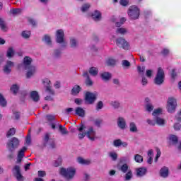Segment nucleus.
Listing matches in <instances>:
<instances>
[{"label": "nucleus", "mask_w": 181, "mask_h": 181, "mask_svg": "<svg viewBox=\"0 0 181 181\" xmlns=\"http://www.w3.org/2000/svg\"><path fill=\"white\" fill-rule=\"evenodd\" d=\"M32 62H33V60L30 57H25L23 59L25 69V70H28L26 73V78L33 77L36 73V66L30 65L32 64Z\"/></svg>", "instance_id": "obj_1"}, {"label": "nucleus", "mask_w": 181, "mask_h": 181, "mask_svg": "<svg viewBox=\"0 0 181 181\" xmlns=\"http://www.w3.org/2000/svg\"><path fill=\"white\" fill-rule=\"evenodd\" d=\"M127 14L131 21H136V19H139V15H141V10L138 6L133 5L131 6L128 11Z\"/></svg>", "instance_id": "obj_2"}, {"label": "nucleus", "mask_w": 181, "mask_h": 181, "mask_svg": "<svg viewBox=\"0 0 181 181\" xmlns=\"http://www.w3.org/2000/svg\"><path fill=\"white\" fill-rule=\"evenodd\" d=\"M60 175L67 179V180H71L76 175V169L74 168H68L67 169L62 168L60 169Z\"/></svg>", "instance_id": "obj_3"}, {"label": "nucleus", "mask_w": 181, "mask_h": 181, "mask_svg": "<svg viewBox=\"0 0 181 181\" xmlns=\"http://www.w3.org/2000/svg\"><path fill=\"white\" fill-rule=\"evenodd\" d=\"M86 135L90 141H94L97 139L96 133L93 127H89L88 130L84 133H79L78 136L79 139H83Z\"/></svg>", "instance_id": "obj_4"}, {"label": "nucleus", "mask_w": 181, "mask_h": 181, "mask_svg": "<svg viewBox=\"0 0 181 181\" xmlns=\"http://www.w3.org/2000/svg\"><path fill=\"white\" fill-rule=\"evenodd\" d=\"M7 148L11 153H14L15 150L19 148V139L16 137H13L6 144Z\"/></svg>", "instance_id": "obj_5"}, {"label": "nucleus", "mask_w": 181, "mask_h": 181, "mask_svg": "<svg viewBox=\"0 0 181 181\" xmlns=\"http://www.w3.org/2000/svg\"><path fill=\"white\" fill-rule=\"evenodd\" d=\"M165 81V71L161 67H159L157 74L154 78V84L156 86H162Z\"/></svg>", "instance_id": "obj_6"}, {"label": "nucleus", "mask_w": 181, "mask_h": 181, "mask_svg": "<svg viewBox=\"0 0 181 181\" xmlns=\"http://www.w3.org/2000/svg\"><path fill=\"white\" fill-rule=\"evenodd\" d=\"M98 97V93L97 92H86L85 94V101L87 102V104L93 105L95 101H97V98Z\"/></svg>", "instance_id": "obj_7"}, {"label": "nucleus", "mask_w": 181, "mask_h": 181, "mask_svg": "<svg viewBox=\"0 0 181 181\" xmlns=\"http://www.w3.org/2000/svg\"><path fill=\"white\" fill-rule=\"evenodd\" d=\"M56 37L57 43L62 45V47H66V46H67V43L64 42V31H63V30L60 29L57 30Z\"/></svg>", "instance_id": "obj_8"}, {"label": "nucleus", "mask_w": 181, "mask_h": 181, "mask_svg": "<svg viewBox=\"0 0 181 181\" xmlns=\"http://www.w3.org/2000/svg\"><path fill=\"white\" fill-rule=\"evenodd\" d=\"M176 99L173 98H169L167 102V110L170 114H173L176 111Z\"/></svg>", "instance_id": "obj_9"}, {"label": "nucleus", "mask_w": 181, "mask_h": 181, "mask_svg": "<svg viewBox=\"0 0 181 181\" xmlns=\"http://www.w3.org/2000/svg\"><path fill=\"white\" fill-rule=\"evenodd\" d=\"M115 42L118 47H122V49H124V50H128V49H129V44L124 37H118L116 39Z\"/></svg>", "instance_id": "obj_10"}, {"label": "nucleus", "mask_w": 181, "mask_h": 181, "mask_svg": "<svg viewBox=\"0 0 181 181\" xmlns=\"http://www.w3.org/2000/svg\"><path fill=\"white\" fill-rule=\"evenodd\" d=\"M13 175L17 179L18 181H23V175L21 173V167L19 165H15L12 169Z\"/></svg>", "instance_id": "obj_11"}, {"label": "nucleus", "mask_w": 181, "mask_h": 181, "mask_svg": "<svg viewBox=\"0 0 181 181\" xmlns=\"http://www.w3.org/2000/svg\"><path fill=\"white\" fill-rule=\"evenodd\" d=\"M49 137L50 134L47 133L44 137V145L46 146L48 143L50 148H52V149H54V148H56V141L54 139H49Z\"/></svg>", "instance_id": "obj_12"}, {"label": "nucleus", "mask_w": 181, "mask_h": 181, "mask_svg": "<svg viewBox=\"0 0 181 181\" xmlns=\"http://www.w3.org/2000/svg\"><path fill=\"white\" fill-rule=\"evenodd\" d=\"M15 66V64L12 61H6V64L3 67V72L4 74H11L12 73V67Z\"/></svg>", "instance_id": "obj_13"}, {"label": "nucleus", "mask_w": 181, "mask_h": 181, "mask_svg": "<svg viewBox=\"0 0 181 181\" xmlns=\"http://www.w3.org/2000/svg\"><path fill=\"white\" fill-rule=\"evenodd\" d=\"M159 175L160 177H163V179H166V177H169V168L164 166L160 168L159 171Z\"/></svg>", "instance_id": "obj_14"}, {"label": "nucleus", "mask_w": 181, "mask_h": 181, "mask_svg": "<svg viewBox=\"0 0 181 181\" xmlns=\"http://www.w3.org/2000/svg\"><path fill=\"white\" fill-rule=\"evenodd\" d=\"M147 172H148V168H146V167H141L136 169V173L138 177H142V176H145Z\"/></svg>", "instance_id": "obj_15"}, {"label": "nucleus", "mask_w": 181, "mask_h": 181, "mask_svg": "<svg viewBox=\"0 0 181 181\" xmlns=\"http://www.w3.org/2000/svg\"><path fill=\"white\" fill-rule=\"evenodd\" d=\"M28 150V148L23 146L19 151L18 154L16 163H21L22 162V159L25 156V152Z\"/></svg>", "instance_id": "obj_16"}, {"label": "nucleus", "mask_w": 181, "mask_h": 181, "mask_svg": "<svg viewBox=\"0 0 181 181\" xmlns=\"http://www.w3.org/2000/svg\"><path fill=\"white\" fill-rule=\"evenodd\" d=\"M117 127L120 129H125V128H127V121H125L124 117H119L117 119Z\"/></svg>", "instance_id": "obj_17"}, {"label": "nucleus", "mask_w": 181, "mask_h": 181, "mask_svg": "<svg viewBox=\"0 0 181 181\" xmlns=\"http://www.w3.org/2000/svg\"><path fill=\"white\" fill-rule=\"evenodd\" d=\"M75 115H78L81 118H84L86 117V110L82 107H78L75 109Z\"/></svg>", "instance_id": "obj_18"}, {"label": "nucleus", "mask_w": 181, "mask_h": 181, "mask_svg": "<svg viewBox=\"0 0 181 181\" xmlns=\"http://www.w3.org/2000/svg\"><path fill=\"white\" fill-rule=\"evenodd\" d=\"M30 98L33 99V101H34V103H38V101L40 100L39 93H37V91L35 90H33L30 92Z\"/></svg>", "instance_id": "obj_19"}, {"label": "nucleus", "mask_w": 181, "mask_h": 181, "mask_svg": "<svg viewBox=\"0 0 181 181\" xmlns=\"http://www.w3.org/2000/svg\"><path fill=\"white\" fill-rule=\"evenodd\" d=\"M92 18L93 21L95 22H98L101 20L102 16H101V12L98 10H95L93 13H92Z\"/></svg>", "instance_id": "obj_20"}, {"label": "nucleus", "mask_w": 181, "mask_h": 181, "mask_svg": "<svg viewBox=\"0 0 181 181\" xmlns=\"http://www.w3.org/2000/svg\"><path fill=\"white\" fill-rule=\"evenodd\" d=\"M112 75L110 72H103L100 74V78L103 80V81H110L111 80Z\"/></svg>", "instance_id": "obj_21"}, {"label": "nucleus", "mask_w": 181, "mask_h": 181, "mask_svg": "<svg viewBox=\"0 0 181 181\" xmlns=\"http://www.w3.org/2000/svg\"><path fill=\"white\" fill-rule=\"evenodd\" d=\"M80 91H81V87L78 85H75L71 90V95H77L80 94Z\"/></svg>", "instance_id": "obj_22"}, {"label": "nucleus", "mask_w": 181, "mask_h": 181, "mask_svg": "<svg viewBox=\"0 0 181 181\" xmlns=\"http://www.w3.org/2000/svg\"><path fill=\"white\" fill-rule=\"evenodd\" d=\"M169 141L171 145H177V142H179V139L175 134H170L169 136Z\"/></svg>", "instance_id": "obj_23"}, {"label": "nucleus", "mask_w": 181, "mask_h": 181, "mask_svg": "<svg viewBox=\"0 0 181 181\" xmlns=\"http://www.w3.org/2000/svg\"><path fill=\"white\" fill-rule=\"evenodd\" d=\"M69 44L71 49H77L78 47V42L74 37L70 38Z\"/></svg>", "instance_id": "obj_24"}, {"label": "nucleus", "mask_w": 181, "mask_h": 181, "mask_svg": "<svg viewBox=\"0 0 181 181\" xmlns=\"http://www.w3.org/2000/svg\"><path fill=\"white\" fill-rule=\"evenodd\" d=\"M129 127L130 132L134 134H136V132H138V127H136V124H135V122H131Z\"/></svg>", "instance_id": "obj_25"}, {"label": "nucleus", "mask_w": 181, "mask_h": 181, "mask_svg": "<svg viewBox=\"0 0 181 181\" xmlns=\"http://www.w3.org/2000/svg\"><path fill=\"white\" fill-rule=\"evenodd\" d=\"M117 168L118 170H120L122 173H127L128 170H129V166L127 163H124L121 166H118Z\"/></svg>", "instance_id": "obj_26"}, {"label": "nucleus", "mask_w": 181, "mask_h": 181, "mask_svg": "<svg viewBox=\"0 0 181 181\" xmlns=\"http://www.w3.org/2000/svg\"><path fill=\"white\" fill-rule=\"evenodd\" d=\"M89 74H90V76L95 77V76L98 75V68L95 66H91L89 69Z\"/></svg>", "instance_id": "obj_27"}, {"label": "nucleus", "mask_w": 181, "mask_h": 181, "mask_svg": "<svg viewBox=\"0 0 181 181\" xmlns=\"http://www.w3.org/2000/svg\"><path fill=\"white\" fill-rule=\"evenodd\" d=\"M19 88H20L19 85L13 84L11 86L10 90L11 93L14 94V95H16V94H18V91H19Z\"/></svg>", "instance_id": "obj_28"}, {"label": "nucleus", "mask_w": 181, "mask_h": 181, "mask_svg": "<svg viewBox=\"0 0 181 181\" xmlns=\"http://www.w3.org/2000/svg\"><path fill=\"white\" fill-rule=\"evenodd\" d=\"M6 57L8 59H12L15 56V50H13V47H9L6 52Z\"/></svg>", "instance_id": "obj_29"}, {"label": "nucleus", "mask_w": 181, "mask_h": 181, "mask_svg": "<svg viewBox=\"0 0 181 181\" xmlns=\"http://www.w3.org/2000/svg\"><path fill=\"white\" fill-rule=\"evenodd\" d=\"M0 28L1 30L4 32H6L8 30V27H6V24L5 23V21H4V18L0 17Z\"/></svg>", "instance_id": "obj_30"}, {"label": "nucleus", "mask_w": 181, "mask_h": 181, "mask_svg": "<svg viewBox=\"0 0 181 181\" xmlns=\"http://www.w3.org/2000/svg\"><path fill=\"white\" fill-rule=\"evenodd\" d=\"M78 163H81V165H90L91 163V161L88 160H85L84 158L81 157H78L77 158Z\"/></svg>", "instance_id": "obj_31"}, {"label": "nucleus", "mask_w": 181, "mask_h": 181, "mask_svg": "<svg viewBox=\"0 0 181 181\" xmlns=\"http://www.w3.org/2000/svg\"><path fill=\"white\" fill-rule=\"evenodd\" d=\"M111 107H113L115 110H118L121 107V103L118 100H114L110 103Z\"/></svg>", "instance_id": "obj_32"}, {"label": "nucleus", "mask_w": 181, "mask_h": 181, "mask_svg": "<svg viewBox=\"0 0 181 181\" xmlns=\"http://www.w3.org/2000/svg\"><path fill=\"white\" fill-rule=\"evenodd\" d=\"M42 42H45L48 46H52V39L49 35H45L42 37Z\"/></svg>", "instance_id": "obj_33"}, {"label": "nucleus", "mask_w": 181, "mask_h": 181, "mask_svg": "<svg viewBox=\"0 0 181 181\" xmlns=\"http://www.w3.org/2000/svg\"><path fill=\"white\" fill-rule=\"evenodd\" d=\"M156 121V124L157 125H160L161 127H163V125H165V119L159 117H156L155 119Z\"/></svg>", "instance_id": "obj_34"}, {"label": "nucleus", "mask_w": 181, "mask_h": 181, "mask_svg": "<svg viewBox=\"0 0 181 181\" xmlns=\"http://www.w3.org/2000/svg\"><path fill=\"white\" fill-rule=\"evenodd\" d=\"M132 170H129L127 173H126L124 175V180L125 181H129L131 179H132Z\"/></svg>", "instance_id": "obj_35"}, {"label": "nucleus", "mask_w": 181, "mask_h": 181, "mask_svg": "<svg viewBox=\"0 0 181 181\" xmlns=\"http://www.w3.org/2000/svg\"><path fill=\"white\" fill-rule=\"evenodd\" d=\"M6 104H8V102H6V99H5L4 95L0 93V105L1 107H6Z\"/></svg>", "instance_id": "obj_36"}, {"label": "nucleus", "mask_w": 181, "mask_h": 181, "mask_svg": "<svg viewBox=\"0 0 181 181\" xmlns=\"http://www.w3.org/2000/svg\"><path fill=\"white\" fill-rule=\"evenodd\" d=\"M52 56L54 59H60V57H62V51L59 49H54Z\"/></svg>", "instance_id": "obj_37"}, {"label": "nucleus", "mask_w": 181, "mask_h": 181, "mask_svg": "<svg viewBox=\"0 0 181 181\" xmlns=\"http://www.w3.org/2000/svg\"><path fill=\"white\" fill-rule=\"evenodd\" d=\"M90 7H91V5L90 4L86 3L82 5L81 8V11L82 12H87V11H88V9H90Z\"/></svg>", "instance_id": "obj_38"}, {"label": "nucleus", "mask_w": 181, "mask_h": 181, "mask_svg": "<svg viewBox=\"0 0 181 181\" xmlns=\"http://www.w3.org/2000/svg\"><path fill=\"white\" fill-rule=\"evenodd\" d=\"M134 160L137 162V163H142V162H144V157L139 154H136L134 156Z\"/></svg>", "instance_id": "obj_39"}, {"label": "nucleus", "mask_w": 181, "mask_h": 181, "mask_svg": "<svg viewBox=\"0 0 181 181\" xmlns=\"http://www.w3.org/2000/svg\"><path fill=\"white\" fill-rule=\"evenodd\" d=\"M59 132H61L62 135H67V134H69L66 128L64 127L62 124H59Z\"/></svg>", "instance_id": "obj_40"}, {"label": "nucleus", "mask_w": 181, "mask_h": 181, "mask_svg": "<svg viewBox=\"0 0 181 181\" xmlns=\"http://www.w3.org/2000/svg\"><path fill=\"white\" fill-rule=\"evenodd\" d=\"M116 33L117 35H125V33H127V29L124 28H117Z\"/></svg>", "instance_id": "obj_41"}, {"label": "nucleus", "mask_w": 181, "mask_h": 181, "mask_svg": "<svg viewBox=\"0 0 181 181\" xmlns=\"http://www.w3.org/2000/svg\"><path fill=\"white\" fill-rule=\"evenodd\" d=\"M21 12H22V9L21 8H13L11 10V13H12L13 16H16V15H19V13H21Z\"/></svg>", "instance_id": "obj_42"}, {"label": "nucleus", "mask_w": 181, "mask_h": 181, "mask_svg": "<svg viewBox=\"0 0 181 181\" xmlns=\"http://www.w3.org/2000/svg\"><path fill=\"white\" fill-rule=\"evenodd\" d=\"M122 66L123 67H126V69H129L131 67V62H129L128 60H122Z\"/></svg>", "instance_id": "obj_43"}, {"label": "nucleus", "mask_w": 181, "mask_h": 181, "mask_svg": "<svg viewBox=\"0 0 181 181\" xmlns=\"http://www.w3.org/2000/svg\"><path fill=\"white\" fill-rule=\"evenodd\" d=\"M62 162V157L58 158L57 160L54 161V166L55 168H58V166H61Z\"/></svg>", "instance_id": "obj_44"}, {"label": "nucleus", "mask_w": 181, "mask_h": 181, "mask_svg": "<svg viewBox=\"0 0 181 181\" xmlns=\"http://www.w3.org/2000/svg\"><path fill=\"white\" fill-rule=\"evenodd\" d=\"M103 108H104V103L103 101L100 100L96 104V111H100V110H103Z\"/></svg>", "instance_id": "obj_45"}, {"label": "nucleus", "mask_w": 181, "mask_h": 181, "mask_svg": "<svg viewBox=\"0 0 181 181\" xmlns=\"http://www.w3.org/2000/svg\"><path fill=\"white\" fill-rule=\"evenodd\" d=\"M109 156L111 157L112 160H117V159L118 158V154L115 152H110L109 153Z\"/></svg>", "instance_id": "obj_46"}, {"label": "nucleus", "mask_w": 181, "mask_h": 181, "mask_svg": "<svg viewBox=\"0 0 181 181\" xmlns=\"http://www.w3.org/2000/svg\"><path fill=\"white\" fill-rule=\"evenodd\" d=\"M16 132V129L15 128L10 129L6 134L7 138H9V136H12V135H15Z\"/></svg>", "instance_id": "obj_47"}, {"label": "nucleus", "mask_w": 181, "mask_h": 181, "mask_svg": "<svg viewBox=\"0 0 181 181\" xmlns=\"http://www.w3.org/2000/svg\"><path fill=\"white\" fill-rule=\"evenodd\" d=\"M146 110L148 112H151V111H153V105H152V103H146Z\"/></svg>", "instance_id": "obj_48"}, {"label": "nucleus", "mask_w": 181, "mask_h": 181, "mask_svg": "<svg viewBox=\"0 0 181 181\" xmlns=\"http://www.w3.org/2000/svg\"><path fill=\"white\" fill-rule=\"evenodd\" d=\"M85 84L86 86H87L88 87H91L93 86V85L94 84V83L93 82V81L91 80V78H88L86 79L85 81Z\"/></svg>", "instance_id": "obj_49"}, {"label": "nucleus", "mask_w": 181, "mask_h": 181, "mask_svg": "<svg viewBox=\"0 0 181 181\" xmlns=\"http://www.w3.org/2000/svg\"><path fill=\"white\" fill-rule=\"evenodd\" d=\"M116 63H117V60L112 58H110L107 61V66H114Z\"/></svg>", "instance_id": "obj_50"}, {"label": "nucleus", "mask_w": 181, "mask_h": 181, "mask_svg": "<svg viewBox=\"0 0 181 181\" xmlns=\"http://www.w3.org/2000/svg\"><path fill=\"white\" fill-rule=\"evenodd\" d=\"M159 114H162V109H160V108L154 110L152 115L153 117H156H156H158V115H159Z\"/></svg>", "instance_id": "obj_51"}, {"label": "nucleus", "mask_w": 181, "mask_h": 181, "mask_svg": "<svg viewBox=\"0 0 181 181\" xmlns=\"http://www.w3.org/2000/svg\"><path fill=\"white\" fill-rule=\"evenodd\" d=\"M22 36L24 39H29L30 37V32L29 31H23Z\"/></svg>", "instance_id": "obj_52"}, {"label": "nucleus", "mask_w": 181, "mask_h": 181, "mask_svg": "<svg viewBox=\"0 0 181 181\" xmlns=\"http://www.w3.org/2000/svg\"><path fill=\"white\" fill-rule=\"evenodd\" d=\"M45 91L49 93L51 95H54V90L52 89V86H47V88H45Z\"/></svg>", "instance_id": "obj_53"}, {"label": "nucleus", "mask_w": 181, "mask_h": 181, "mask_svg": "<svg viewBox=\"0 0 181 181\" xmlns=\"http://www.w3.org/2000/svg\"><path fill=\"white\" fill-rule=\"evenodd\" d=\"M50 83L51 82H50V81L49 79H47V78L44 79L43 84H44L45 88H47V87L52 86Z\"/></svg>", "instance_id": "obj_54"}, {"label": "nucleus", "mask_w": 181, "mask_h": 181, "mask_svg": "<svg viewBox=\"0 0 181 181\" xmlns=\"http://www.w3.org/2000/svg\"><path fill=\"white\" fill-rule=\"evenodd\" d=\"M137 71L139 74H142V76H144V71H145V66H143L142 67L141 66H137Z\"/></svg>", "instance_id": "obj_55"}, {"label": "nucleus", "mask_w": 181, "mask_h": 181, "mask_svg": "<svg viewBox=\"0 0 181 181\" xmlns=\"http://www.w3.org/2000/svg\"><path fill=\"white\" fill-rule=\"evenodd\" d=\"M121 144H122V141H121V139H116L113 141V145L116 147L121 146Z\"/></svg>", "instance_id": "obj_56"}, {"label": "nucleus", "mask_w": 181, "mask_h": 181, "mask_svg": "<svg viewBox=\"0 0 181 181\" xmlns=\"http://www.w3.org/2000/svg\"><path fill=\"white\" fill-rule=\"evenodd\" d=\"M176 77H177V73H176V69H172L171 71V78L175 80V78H176Z\"/></svg>", "instance_id": "obj_57"}, {"label": "nucleus", "mask_w": 181, "mask_h": 181, "mask_svg": "<svg viewBox=\"0 0 181 181\" xmlns=\"http://www.w3.org/2000/svg\"><path fill=\"white\" fill-rule=\"evenodd\" d=\"M119 4L122 6H127L128 4H129V0H120Z\"/></svg>", "instance_id": "obj_58"}, {"label": "nucleus", "mask_w": 181, "mask_h": 181, "mask_svg": "<svg viewBox=\"0 0 181 181\" xmlns=\"http://www.w3.org/2000/svg\"><path fill=\"white\" fill-rule=\"evenodd\" d=\"M28 21L29 23H30V25H32L33 26H36V21H35V19L31 18H28Z\"/></svg>", "instance_id": "obj_59"}, {"label": "nucleus", "mask_w": 181, "mask_h": 181, "mask_svg": "<svg viewBox=\"0 0 181 181\" xmlns=\"http://www.w3.org/2000/svg\"><path fill=\"white\" fill-rule=\"evenodd\" d=\"M181 129V124L180 123H175L174 124V129L175 131H180Z\"/></svg>", "instance_id": "obj_60"}, {"label": "nucleus", "mask_w": 181, "mask_h": 181, "mask_svg": "<svg viewBox=\"0 0 181 181\" xmlns=\"http://www.w3.org/2000/svg\"><path fill=\"white\" fill-rule=\"evenodd\" d=\"M141 84H142V86H146V84H148V79L146 78V77H145V76L142 77Z\"/></svg>", "instance_id": "obj_61"}, {"label": "nucleus", "mask_w": 181, "mask_h": 181, "mask_svg": "<svg viewBox=\"0 0 181 181\" xmlns=\"http://www.w3.org/2000/svg\"><path fill=\"white\" fill-rule=\"evenodd\" d=\"M146 77H148V78H151L152 77V70L151 69H148L146 71Z\"/></svg>", "instance_id": "obj_62"}, {"label": "nucleus", "mask_w": 181, "mask_h": 181, "mask_svg": "<svg viewBox=\"0 0 181 181\" xmlns=\"http://www.w3.org/2000/svg\"><path fill=\"white\" fill-rule=\"evenodd\" d=\"M83 180H84V181H89L90 180V175H88L87 173H84Z\"/></svg>", "instance_id": "obj_63"}, {"label": "nucleus", "mask_w": 181, "mask_h": 181, "mask_svg": "<svg viewBox=\"0 0 181 181\" xmlns=\"http://www.w3.org/2000/svg\"><path fill=\"white\" fill-rule=\"evenodd\" d=\"M175 118L178 122H181V110L176 115Z\"/></svg>", "instance_id": "obj_64"}]
</instances>
